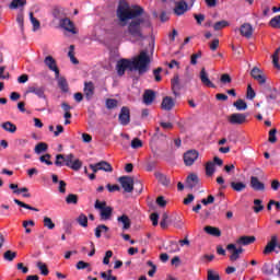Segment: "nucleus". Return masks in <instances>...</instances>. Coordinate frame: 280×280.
<instances>
[{"mask_svg": "<svg viewBox=\"0 0 280 280\" xmlns=\"http://www.w3.org/2000/svg\"><path fill=\"white\" fill-rule=\"evenodd\" d=\"M279 54H280V47L277 48L273 52V55L271 56L272 58V65L276 69L280 70V63H279Z\"/></svg>", "mask_w": 280, "mask_h": 280, "instance_id": "obj_41", "label": "nucleus"}, {"mask_svg": "<svg viewBox=\"0 0 280 280\" xmlns=\"http://www.w3.org/2000/svg\"><path fill=\"white\" fill-rule=\"evenodd\" d=\"M89 270L91 272V264L84 262L83 260L77 262V270Z\"/></svg>", "mask_w": 280, "mask_h": 280, "instance_id": "obj_51", "label": "nucleus"}, {"mask_svg": "<svg viewBox=\"0 0 280 280\" xmlns=\"http://www.w3.org/2000/svg\"><path fill=\"white\" fill-rule=\"evenodd\" d=\"M118 183H120L122 189L130 194L132 189H135V179L130 176H121L118 178Z\"/></svg>", "mask_w": 280, "mask_h": 280, "instance_id": "obj_8", "label": "nucleus"}, {"mask_svg": "<svg viewBox=\"0 0 280 280\" xmlns=\"http://www.w3.org/2000/svg\"><path fill=\"white\" fill-rule=\"evenodd\" d=\"M31 23L33 25V32H38L40 30V22L34 18V13H30Z\"/></svg>", "mask_w": 280, "mask_h": 280, "instance_id": "obj_43", "label": "nucleus"}, {"mask_svg": "<svg viewBox=\"0 0 280 280\" xmlns=\"http://www.w3.org/2000/svg\"><path fill=\"white\" fill-rule=\"evenodd\" d=\"M60 26L66 30V32H70V34H78V30L73 25V22L69 18L62 19L60 21Z\"/></svg>", "mask_w": 280, "mask_h": 280, "instance_id": "obj_15", "label": "nucleus"}, {"mask_svg": "<svg viewBox=\"0 0 280 280\" xmlns=\"http://www.w3.org/2000/svg\"><path fill=\"white\" fill-rule=\"evenodd\" d=\"M118 104H119V102H117V100H115V98H109V100L106 101V106L109 109L117 108Z\"/></svg>", "mask_w": 280, "mask_h": 280, "instance_id": "obj_63", "label": "nucleus"}, {"mask_svg": "<svg viewBox=\"0 0 280 280\" xmlns=\"http://www.w3.org/2000/svg\"><path fill=\"white\" fill-rule=\"evenodd\" d=\"M36 223L34 220L23 221L22 226L25 229V233L30 234L32 233V229L30 226H35Z\"/></svg>", "mask_w": 280, "mask_h": 280, "instance_id": "obj_48", "label": "nucleus"}, {"mask_svg": "<svg viewBox=\"0 0 280 280\" xmlns=\"http://www.w3.org/2000/svg\"><path fill=\"white\" fill-rule=\"evenodd\" d=\"M269 143H277V129L273 128L269 131V138H268Z\"/></svg>", "mask_w": 280, "mask_h": 280, "instance_id": "obj_57", "label": "nucleus"}, {"mask_svg": "<svg viewBox=\"0 0 280 280\" xmlns=\"http://www.w3.org/2000/svg\"><path fill=\"white\" fill-rule=\"evenodd\" d=\"M221 84H231L233 82V79H231V75L229 73H223L220 78Z\"/></svg>", "mask_w": 280, "mask_h": 280, "instance_id": "obj_56", "label": "nucleus"}, {"mask_svg": "<svg viewBox=\"0 0 280 280\" xmlns=\"http://www.w3.org/2000/svg\"><path fill=\"white\" fill-rule=\"evenodd\" d=\"M171 84L174 95H179L178 92L180 91V78L178 77V74L174 75V78L171 81Z\"/></svg>", "mask_w": 280, "mask_h": 280, "instance_id": "obj_28", "label": "nucleus"}, {"mask_svg": "<svg viewBox=\"0 0 280 280\" xmlns=\"http://www.w3.org/2000/svg\"><path fill=\"white\" fill-rule=\"evenodd\" d=\"M198 183H200V179L198 178V175L191 173L186 178V187L188 189H194V187H198Z\"/></svg>", "mask_w": 280, "mask_h": 280, "instance_id": "obj_21", "label": "nucleus"}, {"mask_svg": "<svg viewBox=\"0 0 280 280\" xmlns=\"http://www.w3.org/2000/svg\"><path fill=\"white\" fill-rule=\"evenodd\" d=\"M250 75L260 86H264L266 84L268 77L264 73V70L259 69L258 67H254L250 71Z\"/></svg>", "mask_w": 280, "mask_h": 280, "instance_id": "obj_7", "label": "nucleus"}, {"mask_svg": "<svg viewBox=\"0 0 280 280\" xmlns=\"http://www.w3.org/2000/svg\"><path fill=\"white\" fill-rule=\"evenodd\" d=\"M26 93H34L37 97L45 98V86L31 85L27 88Z\"/></svg>", "mask_w": 280, "mask_h": 280, "instance_id": "obj_19", "label": "nucleus"}, {"mask_svg": "<svg viewBox=\"0 0 280 280\" xmlns=\"http://www.w3.org/2000/svg\"><path fill=\"white\" fill-rule=\"evenodd\" d=\"M119 122L121 126H128L130 124V109L122 107L119 114Z\"/></svg>", "mask_w": 280, "mask_h": 280, "instance_id": "obj_18", "label": "nucleus"}, {"mask_svg": "<svg viewBox=\"0 0 280 280\" xmlns=\"http://www.w3.org/2000/svg\"><path fill=\"white\" fill-rule=\"evenodd\" d=\"M208 280H220V275L212 269H208Z\"/></svg>", "mask_w": 280, "mask_h": 280, "instance_id": "obj_62", "label": "nucleus"}, {"mask_svg": "<svg viewBox=\"0 0 280 280\" xmlns=\"http://www.w3.org/2000/svg\"><path fill=\"white\" fill-rule=\"evenodd\" d=\"M95 209L100 211L101 220H110L113 218V207L106 205V201H95Z\"/></svg>", "mask_w": 280, "mask_h": 280, "instance_id": "obj_5", "label": "nucleus"}, {"mask_svg": "<svg viewBox=\"0 0 280 280\" xmlns=\"http://www.w3.org/2000/svg\"><path fill=\"white\" fill-rule=\"evenodd\" d=\"M261 270L264 275H275V269L270 268V265L268 262L264 264Z\"/></svg>", "mask_w": 280, "mask_h": 280, "instance_id": "obj_58", "label": "nucleus"}, {"mask_svg": "<svg viewBox=\"0 0 280 280\" xmlns=\"http://www.w3.org/2000/svg\"><path fill=\"white\" fill-rule=\"evenodd\" d=\"M187 10H189V4H187V1L179 0L175 2V8L173 9V12L175 16H183V14L187 12Z\"/></svg>", "mask_w": 280, "mask_h": 280, "instance_id": "obj_10", "label": "nucleus"}, {"mask_svg": "<svg viewBox=\"0 0 280 280\" xmlns=\"http://www.w3.org/2000/svg\"><path fill=\"white\" fill-rule=\"evenodd\" d=\"M44 226L46 229H49V231H54V229H56V224L54 223V221H51V218L49 217L44 218Z\"/></svg>", "mask_w": 280, "mask_h": 280, "instance_id": "obj_46", "label": "nucleus"}, {"mask_svg": "<svg viewBox=\"0 0 280 280\" xmlns=\"http://www.w3.org/2000/svg\"><path fill=\"white\" fill-rule=\"evenodd\" d=\"M117 222H118V224H121L122 231H128V229H130V226H131L130 218H128V215H126V214L118 217Z\"/></svg>", "mask_w": 280, "mask_h": 280, "instance_id": "obj_27", "label": "nucleus"}, {"mask_svg": "<svg viewBox=\"0 0 280 280\" xmlns=\"http://www.w3.org/2000/svg\"><path fill=\"white\" fill-rule=\"evenodd\" d=\"M253 211L254 213H261L264 211V201L261 199L254 200Z\"/></svg>", "mask_w": 280, "mask_h": 280, "instance_id": "obj_35", "label": "nucleus"}, {"mask_svg": "<svg viewBox=\"0 0 280 280\" xmlns=\"http://www.w3.org/2000/svg\"><path fill=\"white\" fill-rule=\"evenodd\" d=\"M246 117L248 115L242 113H234L229 116L228 120L232 126H242V124H246Z\"/></svg>", "mask_w": 280, "mask_h": 280, "instance_id": "obj_9", "label": "nucleus"}, {"mask_svg": "<svg viewBox=\"0 0 280 280\" xmlns=\"http://www.w3.org/2000/svg\"><path fill=\"white\" fill-rule=\"evenodd\" d=\"M55 165H57V167H62V165H66V167H70V170L78 172L82 168V161H80V159H75V155L72 153L67 155L57 154Z\"/></svg>", "mask_w": 280, "mask_h": 280, "instance_id": "obj_4", "label": "nucleus"}, {"mask_svg": "<svg viewBox=\"0 0 280 280\" xmlns=\"http://www.w3.org/2000/svg\"><path fill=\"white\" fill-rule=\"evenodd\" d=\"M226 250H229V253H231L230 255V261H237V259H240V254L237 252V246L235 244H229L226 246Z\"/></svg>", "mask_w": 280, "mask_h": 280, "instance_id": "obj_24", "label": "nucleus"}, {"mask_svg": "<svg viewBox=\"0 0 280 280\" xmlns=\"http://www.w3.org/2000/svg\"><path fill=\"white\" fill-rule=\"evenodd\" d=\"M206 174L207 176H213L215 174V163L211 161L206 163Z\"/></svg>", "mask_w": 280, "mask_h": 280, "instance_id": "obj_40", "label": "nucleus"}, {"mask_svg": "<svg viewBox=\"0 0 280 280\" xmlns=\"http://www.w3.org/2000/svg\"><path fill=\"white\" fill-rule=\"evenodd\" d=\"M279 97V90H277V88H267V92H266V101L268 102V104H270L271 102H276V100Z\"/></svg>", "mask_w": 280, "mask_h": 280, "instance_id": "obj_20", "label": "nucleus"}, {"mask_svg": "<svg viewBox=\"0 0 280 280\" xmlns=\"http://www.w3.org/2000/svg\"><path fill=\"white\" fill-rule=\"evenodd\" d=\"M269 25L271 27H273L275 30H280V15H276L273 16L270 22Z\"/></svg>", "mask_w": 280, "mask_h": 280, "instance_id": "obj_47", "label": "nucleus"}, {"mask_svg": "<svg viewBox=\"0 0 280 280\" xmlns=\"http://www.w3.org/2000/svg\"><path fill=\"white\" fill-rule=\"evenodd\" d=\"M37 268L40 270L42 275H44V277H47V275H49V269H47V265H45L42 261L37 262Z\"/></svg>", "mask_w": 280, "mask_h": 280, "instance_id": "obj_52", "label": "nucleus"}, {"mask_svg": "<svg viewBox=\"0 0 280 280\" xmlns=\"http://www.w3.org/2000/svg\"><path fill=\"white\" fill-rule=\"evenodd\" d=\"M66 202L68 205H78V195H74V194L68 195V197L66 198Z\"/></svg>", "mask_w": 280, "mask_h": 280, "instance_id": "obj_54", "label": "nucleus"}, {"mask_svg": "<svg viewBox=\"0 0 280 280\" xmlns=\"http://www.w3.org/2000/svg\"><path fill=\"white\" fill-rule=\"evenodd\" d=\"M155 178L164 187H170L171 180H170V177H167V175L158 172V173H155Z\"/></svg>", "mask_w": 280, "mask_h": 280, "instance_id": "obj_31", "label": "nucleus"}, {"mask_svg": "<svg viewBox=\"0 0 280 280\" xmlns=\"http://www.w3.org/2000/svg\"><path fill=\"white\" fill-rule=\"evenodd\" d=\"M68 58H70L72 65H78V59L75 58V46L70 45Z\"/></svg>", "mask_w": 280, "mask_h": 280, "instance_id": "obj_38", "label": "nucleus"}, {"mask_svg": "<svg viewBox=\"0 0 280 280\" xmlns=\"http://www.w3.org/2000/svg\"><path fill=\"white\" fill-rule=\"evenodd\" d=\"M252 189L254 191H266V185L261 182H259V178L256 176L250 177V183H249Z\"/></svg>", "mask_w": 280, "mask_h": 280, "instance_id": "obj_17", "label": "nucleus"}, {"mask_svg": "<svg viewBox=\"0 0 280 280\" xmlns=\"http://www.w3.org/2000/svg\"><path fill=\"white\" fill-rule=\"evenodd\" d=\"M175 106L174 100L171 96H165L162 101V110H172Z\"/></svg>", "mask_w": 280, "mask_h": 280, "instance_id": "obj_26", "label": "nucleus"}, {"mask_svg": "<svg viewBox=\"0 0 280 280\" xmlns=\"http://www.w3.org/2000/svg\"><path fill=\"white\" fill-rule=\"evenodd\" d=\"M154 100H156V92H154V90H144L142 96L143 104H145V106H152Z\"/></svg>", "mask_w": 280, "mask_h": 280, "instance_id": "obj_12", "label": "nucleus"}, {"mask_svg": "<svg viewBox=\"0 0 280 280\" xmlns=\"http://www.w3.org/2000/svg\"><path fill=\"white\" fill-rule=\"evenodd\" d=\"M84 96L86 100H92L93 95H95V85H93V82H85L84 89H83Z\"/></svg>", "mask_w": 280, "mask_h": 280, "instance_id": "obj_22", "label": "nucleus"}, {"mask_svg": "<svg viewBox=\"0 0 280 280\" xmlns=\"http://www.w3.org/2000/svg\"><path fill=\"white\" fill-rule=\"evenodd\" d=\"M224 27H229V22L226 20L215 22L213 25L215 32H220V30H224Z\"/></svg>", "mask_w": 280, "mask_h": 280, "instance_id": "obj_42", "label": "nucleus"}, {"mask_svg": "<svg viewBox=\"0 0 280 280\" xmlns=\"http://www.w3.org/2000/svg\"><path fill=\"white\" fill-rule=\"evenodd\" d=\"M14 202L19 207H23V209H28L30 211H38L37 208H34V207H32V206H30V205H27V203H25V202H23V201H21L19 199H14Z\"/></svg>", "mask_w": 280, "mask_h": 280, "instance_id": "obj_49", "label": "nucleus"}, {"mask_svg": "<svg viewBox=\"0 0 280 280\" xmlns=\"http://www.w3.org/2000/svg\"><path fill=\"white\" fill-rule=\"evenodd\" d=\"M3 259L5 261H14V259H16V252H12V250H7L3 254Z\"/></svg>", "mask_w": 280, "mask_h": 280, "instance_id": "obj_45", "label": "nucleus"}, {"mask_svg": "<svg viewBox=\"0 0 280 280\" xmlns=\"http://www.w3.org/2000/svg\"><path fill=\"white\" fill-rule=\"evenodd\" d=\"M108 231H110L109 226L100 224L94 230L95 237H97V240H100V237H102V235H105L106 240H110V235H108Z\"/></svg>", "mask_w": 280, "mask_h": 280, "instance_id": "obj_14", "label": "nucleus"}, {"mask_svg": "<svg viewBox=\"0 0 280 280\" xmlns=\"http://www.w3.org/2000/svg\"><path fill=\"white\" fill-rule=\"evenodd\" d=\"M199 153L196 150H189L184 154V163L187 166H191L198 161Z\"/></svg>", "mask_w": 280, "mask_h": 280, "instance_id": "obj_11", "label": "nucleus"}, {"mask_svg": "<svg viewBox=\"0 0 280 280\" xmlns=\"http://www.w3.org/2000/svg\"><path fill=\"white\" fill-rule=\"evenodd\" d=\"M203 231H205L208 235H212V237H221V235H222V231H220L218 228L211 226V225L205 226V228H203Z\"/></svg>", "mask_w": 280, "mask_h": 280, "instance_id": "obj_29", "label": "nucleus"}, {"mask_svg": "<svg viewBox=\"0 0 280 280\" xmlns=\"http://www.w3.org/2000/svg\"><path fill=\"white\" fill-rule=\"evenodd\" d=\"M119 25L128 26L129 33L135 38L141 36V7L130 5L126 1H120L116 11Z\"/></svg>", "mask_w": 280, "mask_h": 280, "instance_id": "obj_1", "label": "nucleus"}, {"mask_svg": "<svg viewBox=\"0 0 280 280\" xmlns=\"http://www.w3.org/2000/svg\"><path fill=\"white\" fill-rule=\"evenodd\" d=\"M231 188L233 191L242 192L244 189H246V183L244 182H231L230 183Z\"/></svg>", "mask_w": 280, "mask_h": 280, "instance_id": "obj_32", "label": "nucleus"}, {"mask_svg": "<svg viewBox=\"0 0 280 280\" xmlns=\"http://www.w3.org/2000/svg\"><path fill=\"white\" fill-rule=\"evenodd\" d=\"M199 78L203 86H207L208 89H215V84L211 82V79H209V73H207L205 68L200 70Z\"/></svg>", "mask_w": 280, "mask_h": 280, "instance_id": "obj_13", "label": "nucleus"}, {"mask_svg": "<svg viewBox=\"0 0 280 280\" xmlns=\"http://www.w3.org/2000/svg\"><path fill=\"white\" fill-rule=\"evenodd\" d=\"M147 266H150V270L148 271L149 277H154V275L156 273V265H154V262H152L151 260H149L147 262Z\"/></svg>", "mask_w": 280, "mask_h": 280, "instance_id": "obj_59", "label": "nucleus"}, {"mask_svg": "<svg viewBox=\"0 0 280 280\" xmlns=\"http://www.w3.org/2000/svg\"><path fill=\"white\" fill-rule=\"evenodd\" d=\"M27 4V0H12L9 4L10 10H18V8H23Z\"/></svg>", "mask_w": 280, "mask_h": 280, "instance_id": "obj_33", "label": "nucleus"}, {"mask_svg": "<svg viewBox=\"0 0 280 280\" xmlns=\"http://www.w3.org/2000/svg\"><path fill=\"white\" fill-rule=\"evenodd\" d=\"M44 63L48 69H50V71H54L57 77L60 75V70H58V66L56 65V59H54V57L47 56L44 59Z\"/></svg>", "mask_w": 280, "mask_h": 280, "instance_id": "obj_16", "label": "nucleus"}, {"mask_svg": "<svg viewBox=\"0 0 280 280\" xmlns=\"http://www.w3.org/2000/svg\"><path fill=\"white\" fill-rule=\"evenodd\" d=\"M257 93H255V90L253 89V86L250 84L247 85V93H246V97L247 100H255Z\"/></svg>", "mask_w": 280, "mask_h": 280, "instance_id": "obj_55", "label": "nucleus"}, {"mask_svg": "<svg viewBox=\"0 0 280 280\" xmlns=\"http://www.w3.org/2000/svg\"><path fill=\"white\" fill-rule=\"evenodd\" d=\"M156 38L151 35L149 37L142 36V47L141 50V74L148 73L150 71V65H152V58L154 57V45Z\"/></svg>", "mask_w": 280, "mask_h": 280, "instance_id": "obj_2", "label": "nucleus"}, {"mask_svg": "<svg viewBox=\"0 0 280 280\" xmlns=\"http://www.w3.org/2000/svg\"><path fill=\"white\" fill-rule=\"evenodd\" d=\"M2 128L7 132H11V135H14V132H16V125H14L10 121H5L4 124H2Z\"/></svg>", "mask_w": 280, "mask_h": 280, "instance_id": "obj_37", "label": "nucleus"}, {"mask_svg": "<svg viewBox=\"0 0 280 280\" xmlns=\"http://www.w3.org/2000/svg\"><path fill=\"white\" fill-rule=\"evenodd\" d=\"M50 159H51L50 154H45L39 158V161L40 163H45L46 165H54Z\"/></svg>", "mask_w": 280, "mask_h": 280, "instance_id": "obj_60", "label": "nucleus"}, {"mask_svg": "<svg viewBox=\"0 0 280 280\" xmlns=\"http://www.w3.org/2000/svg\"><path fill=\"white\" fill-rule=\"evenodd\" d=\"M233 106L236 108V110H246V108H248V105L242 98H238L236 102H234Z\"/></svg>", "mask_w": 280, "mask_h": 280, "instance_id": "obj_39", "label": "nucleus"}, {"mask_svg": "<svg viewBox=\"0 0 280 280\" xmlns=\"http://www.w3.org/2000/svg\"><path fill=\"white\" fill-rule=\"evenodd\" d=\"M165 249L170 253H178V250H180V247L178 246V243L176 241H170L168 246H166Z\"/></svg>", "mask_w": 280, "mask_h": 280, "instance_id": "obj_36", "label": "nucleus"}, {"mask_svg": "<svg viewBox=\"0 0 280 280\" xmlns=\"http://www.w3.org/2000/svg\"><path fill=\"white\" fill-rule=\"evenodd\" d=\"M116 69L118 75H124V73H126V70L138 71L139 75H141V54H138L131 59H120L117 62Z\"/></svg>", "mask_w": 280, "mask_h": 280, "instance_id": "obj_3", "label": "nucleus"}, {"mask_svg": "<svg viewBox=\"0 0 280 280\" xmlns=\"http://www.w3.org/2000/svg\"><path fill=\"white\" fill-rule=\"evenodd\" d=\"M77 221L80 224V226H83V228L89 226V218H86L85 214H80Z\"/></svg>", "mask_w": 280, "mask_h": 280, "instance_id": "obj_50", "label": "nucleus"}, {"mask_svg": "<svg viewBox=\"0 0 280 280\" xmlns=\"http://www.w3.org/2000/svg\"><path fill=\"white\" fill-rule=\"evenodd\" d=\"M167 143V136L161 132V128L155 129V133L151 139V148H163Z\"/></svg>", "mask_w": 280, "mask_h": 280, "instance_id": "obj_6", "label": "nucleus"}, {"mask_svg": "<svg viewBox=\"0 0 280 280\" xmlns=\"http://www.w3.org/2000/svg\"><path fill=\"white\" fill-rule=\"evenodd\" d=\"M58 86L61 89L62 93H69V83L67 82V79L65 77L56 75Z\"/></svg>", "mask_w": 280, "mask_h": 280, "instance_id": "obj_30", "label": "nucleus"}, {"mask_svg": "<svg viewBox=\"0 0 280 280\" xmlns=\"http://www.w3.org/2000/svg\"><path fill=\"white\" fill-rule=\"evenodd\" d=\"M47 143L39 142L35 145V154H42V152H47Z\"/></svg>", "mask_w": 280, "mask_h": 280, "instance_id": "obj_44", "label": "nucleus"}, {"mask_svg": "<svg viewBox=\"0 0 280 280\" xmlns=\"http://www.w3.org/2000/svg\"><path fill=\"white\" fill-rule=\"evenodd\" d=\"M110 257H113V250H107L105 253V257L103 258V264L105 266H108V264H110Z\"/></svg>", "mask_w": 280, "mask_h": 280, "instance_id": "obj_64", "label": "nucleus"}, {"mask_svg": "<svg viewBox=\"0 0 280 280\" xmlns=\"http://www.w3.org/2000/svg\"><path fill=\"white\" fill-rule=\"evenodd\" d=\"M198 58H202V51H198L190 57V65H198Z\"/></svg>", "mask_w": 280, "mask_h": 280, "instance_id": "obj_61", "label": "nucleus"}, {"mask_svg": "<svg viewBox=\"0 0 280 280\" xmlns=\"http://www.w3.org/2000/svg\"><path fill=\"white\" fill-rule=\"evenodd\" d=\"M257 238L255 236L243 235L237 238L236 244H238V246H250V244H255Z\"/></svg>", "mask_w": 280, "mask_h": 280, "instance_id": "obj_23", "label": "nucleus"}, {"mask_svg": "<svg viewBox=\"0 0 280 280\" xmlns=\"http://www.w3.org/2000/svg\"><path fill=\"white\" fill-rule=\"evenodd\" d=\"M16 23L19 24V27H20L21 32H23V30H25L23 12H20V13L18 14V16H16Z\"/></svg>", "mask_w": 280, "mask_h": 280, "instance_id": "obj_53", "label": "nucleus"}, {"mask_svg": "<svg viewBox=\"0 0 280 280\" xmlns=\"http://www.w3.org/2000/svg\"><path fill=\"white\" fill-rule=\"evenodd\" d=\"M241 35L244 36L245 38H250L253 36V25H250L249 23H244L241 26Z\"/></svg>", "mask_w": 280, "mask_h": 280, "instance_id": "obj_25", "label": "nucleus"}, {"mask_svg": "<svg viewBox=\"0 0 280 280\" xmlns=\"http://www.w3.org/2000/svg\"><path fill=\"white\" fill-rule=\"evenodd\" d=\"M97 167L100 171L103 172H113V166L110 165V163L106 162V161H102L96 163Z\"/></svg>", "mask_w": 280, "mask_h": 280, "instance_id": "obj_34", "label": "nucleus"}]
</instances>
